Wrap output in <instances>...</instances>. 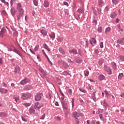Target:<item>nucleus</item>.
I'll return each mask as SVG.
<instances>
[{
    "mask_svg": "<svg viewBox=\"0 0 124 124\" xmlns=\"http://www.w3.org/2000/svg\"><path fill=\"white\" fill-rule=\"evenodd\" d=\"M21 94V99L25 100L26 99H28V98H30L31 96V94L30 93H22Z\"/></svg>",
    "mask_w": 124,
    "mask_h": 124,
    "instance_id": "obj_1",
    "label": "nucleus"
},
{
    "mask_svg": "<svg viewBox=\"0 0 124 124\" xmlns=\"http://www.w3.org/2000/svg\"><path fill=\"white\" fill-rule=\"evenodd\" d=\"M41 107H43V104L42 103L36 102L34 105V109H37V110H39L41 108Z\"/></svg>",
    "mask_w": 124,
    "mask_h": 124,
    "instance_id": "obj_2",
    "label": "nucleus"
},
{
    "mask_svg": "<svg viewBox=\"0 0 124 124\" xmlns=\"http://www.w3.org/2000/svg\"><path fill=\"white\" fill-rule=\"evenodd\" d=\"M16 67L15 68V74H21V71L20 70V67L17 65H16Z\"/></svg>",
    "mask_w": 124,
    "mask_h": 124,
    "instance_id": "obj_3",
    "label": "nucleus"
},
{
    "mask_svg": "<svg viewBox=\"0 0 124 124\" xmlns=\"http://www.w3.org/2000/svg\"><path fill=\"white\" fill-rule=\"evenodd\" d=\"M104 70H105V71H107V72H108V73L109 75H111V74H112V70H111V68H110V67H109L108 66L105 65Z\"/></svg>",
    "mask_w": 124,
    "mask_h": 124,
    "instance_id": "obj_4",
    "label": "nucleus"
},
{
    "mask_svg": "<svg viewBox=\"0 0 124 124\" xmlns=\"http://www.w3.org/2000/svg\"><path fill=\"white\" fill-rule=\"evenodd\" d=\"M17 9L19 13H24V9L22 8L21 3H18L17 6Z\"/></svg>",
    "mask_w": 124,
    "mask_h": 124,
    "instance_id": "obj_5",
    "label": "nucleus"
},
{
    "mask_svg": "<svg viewBox=\"0 0 124 124\" xmlns=\"http://www.w3.org/2000/svg\"><path fill=\"white\" fill-rule=\"evenodd\" d=\"M72 116L73 117V118H75V119H78V118L80 117V113L75 111L72 113Z\"/></svg>",
    "mask_w": 124,
    "mask_h": 124,
    "instance_id": "obj_6",
    "label": "nucleus"
},
{
    "mask_svg": "<svg viewBox=\"0 0 124 124\" xmlns=\"http://www.w3.org/2000/svg\"><path fill=\"white\" fill-rule=\"evenodd\" d=\"M42 95L40 93H37L35 96V100L36 101H39L41 99Z\"/></svg>",
    "mask_w": 124,
    "mask_h": 124,
    "instance_id": "obj_7",
    "label": "nucleus"
},
{
    "mask_svg": "<svg viewBox=\"0 0 124 124\" xmlns=\"http://www.w3.org/2000/svg\"><path fill=\"white\" fill-rule=\"evenodd\" d=\"M29 82H30V79L25 78L24 79L22 80L20 83L21 85H25V84H27V83H29Z\"/></svg>",
    "mask_w": 124,
    "mask_h": 124,
    "instance_id": "obj_8",
    "label": "nucleus"
},
{
    "mask_svg": "<svg viewBox=\"0 0 124 124\" xmlns=\"http://www.w3.org/2000/svg\"><path fill=\"white\" fill-rule=\"evenodd\" d=\"M11 13L13 17H14L15 15H16V10H15V8L12 7L11 9Z\"/></svg>",
    "mask_w": 124,
    "mask_h": 124,
    "instance_id": "obj_9",
    "label": "nucleus"
},
{
    "mask_svg": "<svg viewBox=\"0 0 124 124\" xmlns=\"http://www.w3.org/2000/svg\"><path fill=\"white\" fill-rule=\"evenodd\" d=\"M5 32H6V29H5V28H2L1 31H0V34H1L2 37H3V36H4Z\"/></svg>",
    "mask_w": 124,
    "mask_h": 124,
    "instance_id": "obj_10",
    "label": "nucleus"
},
{
    "mask_svg": "<svg viewBox=\"0 0 124 124\" xmlns=\"http://www.w3.org/2000/svg\"><path fill=\"white\" fill-rule=\"evenodd\" d=\"M0 93H7L8 90L4 88H0Z\"/></svg>",
    "mask_w": 124,
    "mask_h": 124,
    "instance_id": "obj_11",
    "label": "nucleus"
},
{
    "mask_svg": "<svg viewBox=\"0 0 124 124\" xmlns=\"http://www.w3.org/2000/svg\"><path fill=\"white\" fill-rule=\"evenodd\" d=\"M98 4L99 7H102L104 5V2L102 0H98Z\"/></svg>",
    "mask_w": 124,
    "mask_h": 124,
    "instance_id": "obj_12",
    "label": "nucleus"
},
{
    "mask_svg": "<svg viewBox=\"0 0 124 124\" xmlns=\"http://www.w3.org/2000/svg\"><path fill=\"white\" fill-rule=\"evenodd\" d=\"M23 15H24V13H19V15L17 16L18 21H20L21 19H23Z\"/></svg>",
    "mask_w": 124,
    "mask_h": 124,
    "instance_id": "obj_13",
    "label": "nucleus"
},
{
    "mask_svg": "<svg viewBox=\"0 0 124 124\" xmlns=\"http://www.w3.org/2000/svg\"><path fill=\"white\" fill-rule=\"evenodd\" d=\"M43 47L46 49V50H47V51H48V52H50V51H51V49H50V48H49V46H47V44H44L43 45Z\"/></svg>",
    "mask_w": 124,
    "mask_h": 124,
    "instance_id": "obj_14",
    "label": "nucleus"
},
{
    "mask_svg": "<svg viewBox=\"0 0 124 124\" xmlns=\"http://www.w3.org/2000/svg\"><path fill=\"white\" fill-rule=\"evenodd\" d=\"M110 17L112 19L115 18V17H117V13H116V12H111V13L110 14Z\"/></svg>",
    "mask_w": 124,
    "mask_h": 124,
    "instance_id": "obj_15",
    "label": "nucleus"
},
{
    "mask_svg": "<svg viewBox=\"0 0 124 124\" xmlns=\"http://www.w3.org/2000/svg\"><path fill=\"white\" fill-rule=\"evenodd\" d=\"M13 52L16 53V54L18 55V56H19L20 57H22V54H21L20 51H19V50H17L16 49H13Z\"/></svg>",
    "mask_w": 124,
    "mask_h": 124,
    "instance_id": "obj_16",
    "label": "nucleus"
},
{
    "mask_svg": "<svg viewBox=\"0 0 124 124\" xmlns=\"http://www.w3.org/2000/svg\"><path fill=\"white\" fill-rule=\"evenodd\" d=\"M69 53H70L71 54H74L75 55H77L78 53H77V50L75 49H73L72 50H69Z\"/></svg>",
    "mask_w": 124,
    "mask_h": 124,
    "instance_id": "obj_17",
    "label": "nucleus"
},
{
    "mask_svg": "<svg viewBox=\"0 0 124 124\" xmlns=\"http://www.w3.org/2000/svg\"><path fill=\"white\" fill-rule=\"evenodd\" d=\"M29 113L31 114V115H33L34 113H35V110L33 108H30L29 109Z\"/></svg>",
    "mask_w": 124,
    "mask_h": 124,
    "instance_id": "obj_18",
    "label": "nucleus"
},
{
    "mask_svg": "<svg viewBox=\"0 0 124 124\" xmlns=\"http://www.w3.org/2000/svg\"><path fill=\"white\" fill-rule=\"evenodd\" d=\"M77 11L79 14H82V13H84V9H83V8H80L78 9Z\"/></svg>",
    "mask_w": 124,
    "mask_h": 124,
    "instance_id": "obj_19",
    "label": "nucleus"
},
{
    "mask_svg": "<svg viewBox=\"0 0 124 124\" xmlns=\"http://www.w3.org/2000/svg\"><path fill=\"white\" fill-rule=\"evenodd\" d=\"M111 31V28L110 27H108L105 30V33L106 34H108L109 32Z\"/></svg>",
    "mask_w": 124,
    "mask_h": 124,
    "instance_id": "obj_20",
    "label": "nucleus"
},
{
    "mask_svg": "<svg viewBox=\"0 0 124 124\" xmlns=\"http://www.w3.org/2000/svg\"><path fill=\"white\" fill-rule=\"evenodd\" d=\"M59 51L62 55H64V54H65V52H64V50H63V48H62V47H60L59 48Z\"/></svg>",
    "mask_w": 124,
    "mask_h": 124,
    "instance_id": "obj_21",
    "label": "nucleus"
},
{
    "mask_svg": "<svg viewBox=\"0 0 124 124\" xmlns=\"http://www.w3.org/2000/svg\"><path fill=\"white\" fill-rule=\"evenodd\" d=\"M62 66L64 68H68V67H69V65H68L66 62H63L62 63Z\"/></svg>",
    "mask_w": 124,
    "mask_h": 124,
    "instance_id": "obj_22",
    "label": "nucleus"
},
{
    "mask_svg": "<svg viewBox=\"0 0 124 124\" xmlns=\"http://www.w3.org/2000/svg\"><path fill=\"white\" fill-rule=\"evenodd\" d=\"M42 52L43 54H44V56H45V57H46V58H47L49 62H51V61H50V60H49V58H48V56H47V54H46V53H45V51H44V49L42 50Z\"/></svg>",
    "mask_w": 124,
    "mask_h": 124,
    "instance_id": "obj_23",
    "label": "nucleus"
},
{
    "mask_svg": "<svg viewBox=\"0 0 124 124\" xmlns=\"http://www.w3.org/2000/svg\"><path fill=\"white\" fill-rule=\"evenodd\" d=\"M40 32L42 34H43L44 35H47V31L44 30H42L40 31Z\"/></svg>",
    "mask_w": 124,
    "mask_h": 124,
    "instance_id": "obj_24",
    "label": "nucleus"
},
{
    "mask_svg": "<svg viewBox=\"0 0 124 124\" xmlns=\"http://www.w3.org/2000/svg\"><path fill=\"white\" fill-rule=\"evenodd\" d=\"M105 78V76H103V75H101L99 77V79L100 80V81H102V80H104Z\"/></svg>",
    "mask_w": 124,
    "mask_h": 124,
    "instance_id": "obj_25",
    "label": "nucleus"
},
{
    "mask_svg": "<svg viewBox=\"0 0 124 124\" xmlns=\"http://www.w3.org/2000/svg\"><path fill=\"white\" fill-rule=\"evenodd\" d=\"M1 2H2V3H4L5 5H7V6H8L9 5V3L8 2L5 1V0H0Z\"/></svg>",
    "mask_w": 124,
    "mask_h": 124,
    "instance_id": "obj_26",
    "label": "nucleus"
},
{
    "mask_svg": "<svg viewBox=\"0 0 124 124\" xmlns=\"http://www.w3.org/2000/svg\"><path fill=\"white\" fill-rule=\"evenodd\" d=\"M87 124H95V123L94 122V121H93V120H92L91 121L90 120H87Z\"/></svg>",
    "mask_w": 124,
    "mask_h": 124,
    "instance_id": "obj_27",
    "label": "nucleus"
},
{
    "mask_svg": "<svg viewBox=\"0 0 124 124\" xmlns=\"http://www.w3.org/2000/svg\"><path fill=\"white\" fill-rule=\"evenodd\" d=\"M102 112H103V110L100 108H99L96 111V114L97 115H100Z\"/></svg>",
    "mask_w": 124,
    "mask_h": 124,
    "instance_id": "obj_28",
    "label": "nucleus"
},
{
    "mask_svg": "<svg viewBox=\"0 0 124 124\" xmlns=\"http://www.w3.org/2000/svg\"><path fill=\"white\" fill-rule=\"evenodd\" d=\"M76 62H82V59H81L79 57H77V58H76Z\"/></svg>",
    "mask_w": 124,
    "mask_h": 124,
    "instance_id": "obj_29",
    "label": "nucleus"
},
{
    "mask_svg": "<svg viewBox=\"0 0 124 124\" xmlns=\"http://www.w3.org/2000/svg\"><path fill=\"white\" fill-rule=\"evenodd\" d=\"M44 6L47 8L48 6H49V2L47 1H45L44 3Z\"/></svg>",
    "mask_w": 124,
    "mask_h": 124,
    "instance_id": "obj_30",
    "label": "nucleus"
},
{
    "mask_svg": "<svg viewBox=\"0 0 124 124\" xmlns=\"http://www.w3.org/2000/svg\"><path fill=\"white\" fill-rule=\"evenodd\" d=\"M112 2L113 4L116 5L118 4V2H119V0H112Z\"/></svg>",
    "mask_w": 124,
    "mask_h": 124,
    "instance_id": "obj_31",
    "label": "nucleus"
},
{
    "mask_svg": "<svg viewBox=\"0 0 124 124\" xmlns=\"http://www.w3.org/2000/svg\"><path fill=\"white\" fill-rule=\"evenodd\" d=\"M92 97L93 98V100H94V101H95L96 99V98L95 97V93H93L92 95Z\"/></svg>",
    "mask_w": 124,
    "mask_h": 124,
    "instance_id": "obj_32",
    "label": "nucleus"
},
{
    "mask_svg": "<svg viewBox=\"0 0 124 124\" xmlns=\"http://www.w3.org/2000/svg\"><path fill=\"white\" fill-rule=\"evenodd\" d=\"M39 49V45H37L35 46V47L34 48V51H35V52H36V51H37L38 49Z\"/></svg>",
    "mask_w": 124,
    "mask_h": 124,
    "instance_id": "obj_33",
    "label": "nucleus"
},
{
    "mask_svg": "<svg viewBox=\"0 0 124 124\" xmlns=\"http://www.w3.org/2000/svg\"><path fill=\"white\" fill-rule=\"evenodd\" d=\"M49 37H50V38H52V39H54V38L56 37V35L54 33H52L49 35Z\"/></svg>",
    "mask_w": 124,
    "mask_h": 124,
    "instance_id": "obj_34",
    "label": "nucleus"
},
{
    "mask_svg": "<svg viewBox=\"0 0 124 124\" xmlns=\"http://www.w3.org/2000/svg\"><path fill=\"white\" fill-rule=\"evenodd\" d=\"M7 115V114L6 113H4V112H1L0 114V117H6Z\"/></svg>",
    "mask_w": 124,
    "mask_h": 124,
    "instance_id": "obj_35",
    "label": "nucleus"
},
{
    "mask_svg": "<svg viewBox=\"0 0 124 124\" xmlns=\"http://www.w3.org/2000/svg\"><path fill=\"white\" fill-rule=\"evenodd\" d=\"M31 86L30 85L26 86L25 87V90H26V91H29L31 90Z\"/></svg>",
    "mask_w": 124,
    "mask_h": 124,
    "instance_id": "obj_36",
    "label": "nucleus"
},
{
    "mask_svg": "<svg viewBox=\"0 0 124 124\" xmlns=\"http://www.w3.org/2000/svg\"><path fill=\"white\" fill-rule=\"evenodd\" d=\"M33 4L35 6H37L38 5V2L36 0H33Z\"/></svg>",
    "mask_w": 124,
    "mask_h": 124,
    "instance_id": "obj_37",
    "label": "nucleus"
},
{
    "mask_svg": "<svg viewBox=\"0 0 124 124\" xmlns=\"http://www.w3.org/2000/svg\"><path fill=\"white\" fill-rule=\"evenodd\" d=\"M63 40V39L62 37H58L57 38V40L59 42H62V41Z\"/></svg>",
    "mask_w": 124,
    "mask_h": 124,
    "instance_id": "obj_38",
    "label": "nucleus"
},
{
    "mask_svg": "<svg viewBox=\"0 0 124 124\" xmlns=\"http://www.w3.org/2000/svg\"><path fill=\"white\" fill-rule=\"evenodd\" d=\"M23 105H24L26 107H29V106H31V103H23Z\"/></svg>",
    "mask_w": 124,
    "mask_h": 124,
    "instance_id": "obj_39",
    "label": "nucleus"
},
{
    "mask_svg": "<svg viewBox=\"0 0 124 124\" xmlns=\"http://www.w3.org/2000/svg\"><path fill=\"white\" fill-rule=\"evenodd\" d=\"M123 77H124V74L121 73L118 76V79H122V78H123Z\"/></svg>",
    "mask_w": 124,
    "mask_h": 124,
    "instance_id": "obj_40",
    "label": "nucleus"
},
{
    "mask_svg": "<svg viewBox=\"0 0 124 124\" xmlns=\"http://www.w3.org/2000/svg\"><path fill=\"white\" fill-rule=\"evenodd\" d=\"M113 65V67L114 69V70H117V64H116V63L114 62L112 64Z\"/></svg>",
    "mask_w": 124,
    "mask_h": 124,
    "instance_id": "obj_41",
    "label": "nucleus"
},
{
    "mask_svg": "<svg viewBox=\"0 0 124 124\" xmlns=\"http://www.w3.org/2000/svg\"><path fill=\"white\" fill-rule=\"evenodd\" d=\"M103 105L104 107H106V108L108 107V104H107V103H106V101H104Z\"/></svg>",
    "mask_w": 124,
    "mask_h": 124,
    "instance_id": "obj_42",
    "label": "nucleus"
},
{
    "mask_svg": "<svg viewBox=\"0 0 124 124\" xmlns=\"http://www.w3.org/2000/svg\"><path fill=\"white\" fill-rule=\"evenodd\" d=\"M97 31H98V32H102V27H101V26L99 27L98 28Z\"/></svg>",
    "mask_w": 124,
    "mask_h": 124,
    "instance_id": "obj_43",
    "label": "nucleus"
},
{
    "mask_svg": "<svg viewBox=\"0 0 124 124\" xmlns=\"http://www.w3.org/2000/svg\"><path fill=\"white\" fill-rule=\"evenodd\" d=\"M92 41L93 43L94 44H96V40L94 38H92Z\"/></svg>",
    "mask_w": 124,
    "mask_h": 124,
    "instance_id": "obj_44",
    "label": "nucleus"
},
{
    "mask_svg": "<svg viewBox=\"0 0 124 124\" xmlns=\"http://www.w3.org/2000/svg\"><path fill=\"white\" fill-rule=\"evenodd\" d=\"M13 35L14 36H17V35H18V32H17V31H14L13 32Z\"/></svg>",
    "mask_w": 124,
    "mask_h": 124,
    "instance_id": "obj_45",
    "label": "nucleus"
},
{
    "mask_svg": "<svg viewBox=\"0 0 124 124\" xmlns=\"http://www.w3.org/2000/svg\"><path fill=\"white\" fill-rule=\"evenodd\" d=\"M62 75H64L65 76H66L67 75H68V72H67V71H64L62 73Z\"/></svg>",
    "mask_w": 124,
    "mask_h": 124,
    "instance_id": "obj_46",
    "label": "nucleus"
},
{
    "mask_svg": "<svg viewBox=\"0 0 124 124\" xmlns=\"http://www.w3.org/2000/svg\"><path fill=\"white\" fill-rule=\"evenodd\" d=\"M14 98L15 100V101H16V102H17V101H18V100H19L20 99V97L19 96L14 97Z\"/></svg>",
    "mask_w": 124,
    "mask_h": 124,
    "instance_id": "obj_47",
    "label": "nucleus"
},
{
    "mask_svg": "<svg viewBox=\"0 0 124 124\" xmlns=\"http://www.w3.org/2000/svg\"><path fill=\"white\" fill-rule=\"evenodd\" d=\"M92 10H93V12L94 13L95 15H96V16L97 15V12L95 10V9H94V8L92 7Z\"/></svg>",
    "mask_w": 124,
    "mask_h": 124,
    "instance_id": "obj_48",
    "label": "nucleus"
},
{
    "mask_svg": "<svg viewBox=\"0 0 124 124\" xmlns=\"http://www.w3.org/2000/svg\"><path fill=\"white\" fill-rule=\"evenodd\" d=\"M104 93H105V94L107 95V97H108V96H109L110 95V94H109L108 93V92L107 91L105 90L104 91Z\"/></svg>",
    "mask_w": 124,
    "mask_h": 124,
    "instance_id": "obj_49",
    "label": "nucleus"
},
{
    "mask_svg": "<svg viewBox=\"0 0 124 124\" xmlns=\"http://www.w3.org/2000/svg\"><path fill=\"white\" fill-rule=\"evenodd\" d=\"M68 92L69 93V94H72V90L71 89H69L68 90Z\"/></svg>",
    "mask_w": 124,
    "mask_h": 124,
    "instance_id": "obj_50",
    "label": "nucleus"
},
{
    "mask_svg": "<svg viewBox=\"0 0 124 124\" xmlns=\"http://www.w3.org/2000/svg\"><path fill=\"white\" fill-rule=\"evenodd\" d=\"M45 118V113H44L40 118V120H44V118Z\"/></svg>",
    "mask_w": 124,
    "mask_h": 124,
    "instance_id": "obj_51",
    "label": "nucleus"
},
{
    "mask_svg": "<svg viewBox=\"0 0 124 124\" xmlns=\"http://www.w3.org/2000/svg\"><path fill=\"white\" fill-rule=\"evenodd\" d=\"M72 107H74V98H73L71 101Z\"/></svg>",
    "mask_w": 124,
    "mask_h": 124,
    "instance_id": "obj_52",
    "label": "nucleus"
},
{
    "mask_svg": "<svg viewBox=\"0 0 124 124\" xmlns=\"http://www.w3.org/2000/svg\"><path fill=\"white\" fill-rule=\"evenodd\" d=\"M63 5H66V6H69V5L68 4V3H67V2H66V1L63 2Z\"/></svg>",
    "mask_w": 124,
    "mask_h": 124,
    "instance_id": "obj_53",
    "label": "nucleus"
},
{
    "mask_svg": "<svg viewBox=\"0 0 124 124\" xmlns=\"http://www.w3.org/2000/svg\"><path fill=\"white\" fill-rule=\"evenodd\" d=\"M89 74H90V73L89 72V71H86L85 74V76H89Z\"/></svg>",
    "mask_w": 124,
    "mask_h": 124,
    "instance_id": "obj_54",
    "label": "nucleus"
},
{
    "mask_svg": "<svg viewBox=\"0 0 124 124\" xmlns=\"http://www.w3.org/2000/svg\"><path fill=\"white\" fill-rule=\"evenodd\" d=\"M6 47L7 48L8 52H9V51H13V50H12V49H11L9 47L7 46H6Z\"/></svg>",
    "mask_w": 124,
    "mask_h": 124,
    "instance_id": "obj_55",
    "label": "nucleus"
},
{
    "mask_svg": "<svg viewBox=\"0 0 124 124\" xmlns=\"http://www.w3.org/2000/svg\"><path fill=\"white\" fill-rule=\"evenodd\" d=\"M103 42H101L100 43V48H103Z\"/></svg>",
    "mask_w": 124,
    "mask_h": 124,
    "instance_id": "obj_56",
    "label": "nucleus"
},
{
    "mask_svg": "<svg viewBox=\"0 0 124 124\" xmlns=\"http://www.w3.org/2000/svg\"><path fill=\"white\" fill-rule=\"evenodd\" d=\"M79 91H80V92H82V93H86V90H85L84 89H82L80 88Z\"/></svg>",
    "mask_w": 124,
    "mask_h": 124,
    "instance_id": "obj_57",
    "label": "nucleus"
},
{
    "mask_svg": "<svg viewBox=\"0 0 124 124\" xmlns=\"http://www.w3.org/2000/svg\"><path fill=\"white\" fill-rule=\"evenodd\" d=\"M120 60L122 62H124V56H121L120 57Z\"/></svg>",
    "mask_w": 124,
    "mask_h": 124,
    "instance_id": "obj_58",
    "label": "nucleus"
},
{
    "mask_svg": "<svg viewBox=\"0 0 124 124\" xmlns=\"http://www.w3.org/2000/svg\"><path fill=\"white\" fill-rule=\"evenodd\" d=\"M93 23L95 24V25H97V21L96 20H94L93 21Z\"/></svg>",
    "mask_w": 124,
    "mask_h": 124,
    "instance_id": "obj_59",
    "label": "nucleus"
},
{
    "mask_svg": "<svg viewBox=\"0 0 124 124\" xmlns=\"http://www.w3.org/2000/svg\"><path fill=\"white\" fill-rule=\"evenodd\" d=\"M14 3V1H13L12 0H11L10 1L11 6H12Z\"/></svg>",
    "mask_w": 124,
    "mask_h": 124,
    "instance_id": "obj_60",
    "label": "nucleus"
},
{
    "mask_svg": "<svg viewBox=\"0 0 124 124\" xmlns=\"http://www.w3.org/2000/svg\"><path fill=\"white\" fill-rule=\"evenodd\" d=\"M22 120L23 121V122H27V119L24 118V117H22Z\"/></svg>",
    "mask_w": 124,
    "mask_h": 124,
    "instance_id": "obj_61",
    "label": "nucleus"
},
{
    "mask_svg": "<svg viewBox=\"0 0 124 124\" xmlns=\"http://www.w3.org/2000/svg\"><path fill=\"white\" fill-rule=\"evenodd\" d=\"M99 117H100V118L102 120V121H103V116H102V115L100 114Z\"/></svg>",
    "mask_w": 124,
    "mask_h": 124,
    "instance_id": "obj_62",
    "label": "nucleus"
},
{
    "mask_svg": "<svg viewBox=\"0 0 124 124\" xmlns=\"http://www.w3.org/2000/svg\"><path fill=\"white\" fill-rule=\"evenodd\" d=\"M95 53H96V54H98V53H99V51L98 50V49H96L95 50Z\"/></svg>",
    "mask_w": 124,
    "mask_h": 124,
    "instance_id": "obj_63",
    "label": "nucleus"
},
{
    "mask_svg": "<svg viewBox=\"0 0 124 124\" xmlns=\"http://www.w3.org/2000/svg\"><path fill=\"white\" fill-rule=\"evenodd\" d=\"M37 59L39 60V62H40V56L39 55H37Z\"/></svg>",
    "mask_w": 124,
    "mask_h": 124,
    "instance_id": "obj_64",
    "label": "nucleus"
}]
</instances>
